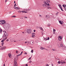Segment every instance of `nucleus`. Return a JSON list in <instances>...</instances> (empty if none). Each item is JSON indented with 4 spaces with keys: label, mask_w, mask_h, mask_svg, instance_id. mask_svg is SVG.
<instances>
[{
    "label": "nucleus",
    "mask_w": 66,
    "mask_h": 66,
    "mask_svg": "<svg viewBox=\"0 0 66 66\" xmlns=\"http://www.w3.org/2000/svg\"><path fill=\"white\" fill-rule=\"evenodd\" d=\"M44 3L46 4V5L45 4H44L43 5V6L44 7H47L48 6H49L51 5L49 4V3L47 2H44Z\"/></svg>",
    "instance_id": "nucleus-1"
},
{
    "label": "nucleus",
    "mask_w": 66,
    "mask_h": 66,
    "mask_svg": "<svg viewBox=\"0 0 66 66\" xmlns=\"http://www.w3.org/2000/svg\"><path fill=\"white\" fill-rule=\"evenodd\" d=\"M18 60V58L16 57L14 58V66H18L17 65V63L16 61Z\"/></svg>",
    "instance_id": "nucleus-2"
},
{
    "label": "nucleus",
    "mask_w": 66,
    "mask_h": 66,
    "mask_svg": "<svg viewBox=\"0 0 66 66\" xmlns=\"http://www.w3.org/2000/svg\"><path fill=\"white\" fill-rule=\"evenodd\" d=\"M27 32L28 34H31V30L30 29H28L27 30Z\"/></svg>",
    "instance_id": "nucleus-3"
},
{
    "label": "nucleus",
    "mask_w": 66,
    "mask_h": 66,
    "mask_svg": "<svg viewBox=\"0 0 66 66\" xmlns=\"http://www.w3.org/2000/svg\"><path fill=\"white\" fill-rule=\"evenodd\" d=\"M4 35L5 37H7L8 36V33L6 32V31H4Z\"/></svg>",
    "instance_id": "nucleus-4"
},
{
    "label": "nucleus",
    "mask_w": 66,
    "mask_h": 66,
    "mask_svg": "<svg viewBox=\"0 0 66 66\" xmlns=\"http://www.w3.org/2000/svg\"><path fill=\"white\" fill-rule=\"evenodd\" d=\"M6 47L5 46H3L1 48V50H4L5 49Z\"/></svg>",
    "instance_id": "nucleus-5"
},
{
    "label": "nucleus",
    "mask_w": 66,
    "mask_h": 66,
    "mask_svg": "<svg viewBox=\"0 0 66 66\" xmlns=\"http://www.w3.org/2000/svg\"><path fill=\"white\" fill-rule=\"evenodd\" d=\"M58 5L60 8V9H61V11H64V10H63V8H62V6H61V5H60V4L59 5Z\"/></svg>",
    "instance_id": "nucleus-6"
},
{
    "label": "nucleus",
    "mask_w": 66,
    "mask_h": 66,
    "mask_svg": "<svg viewBox=\"0 0 66 66\" xmlns=\"http://www.w3.org/2000/svg\"><path fill=\"white\" fill-rule=\"evenodd\" d=\"M58 39L59 40H62V37L59 36L58 38Z\"/></svg>",
    "instance_id": "nucleus-7"
},
{
    "label": "nucleus",
    "mask_w": 66,
    "mask_h": 66,
    "mask_svg": "<svg viewBox=\"0 0 66 66\" xmlns=\"http://www.w3.org/2000/svg\"><path fill=\"white\" fill-rule=\"evenodd\" d=\"M7 27H8L9 29L11 28V25H10V24H7Z\"/></svg>",
    "instance_id": "nucleus-8"
},
{
    "label": "nucleus",
    "mask_w": 66,
    "mask_h": 66,
    "mask_svg": "<svg viewBox=\"0 0 66 66\" xmlns=\"http://www.w3.org/2000/svg\"><path fill=\"white\" fill-rule=\"evenodd\" d=\"M61 62L62 63H63V64H65L66 63V62L62 60L61 61Z\"/></svg>",
    "instance_id": "nucleus-9"
},
{
    "label": "nucleus",
    "mask_w": 66,
    "mask_h": 66,
    "mask_svg": "<svg viewBox=\"0 0 66 66\" xmlns=\"http://www.w3.org/2000/svg\"><path fill=\"white\" fill-rule=\"evenodd\" d=\"M5 23V21L4 20H3L2 21V24H4V23Z\"/></svg>",
    "instance_id": "nucleus-10"
},
{
    "label": "nucleus",
    "mask_w": 66,
    "mask_h": 66,
    "mask_svg": "<svg viewBox=\"0 0 66 66\" xmlns=\"http://www.w3.org/2000/svg\"><path fill=\"white\" fill-rule=\"evenodd\" d=\"M59 22L61 24H63V22H61V21H60Z\"/></svg>",
    "instance_id": "nucleus-11"
},
{
    "label": "nucleus",
    "mask_w": 66,
    "mask_h": 66,
    "mask_svg": "<svg viewBox=\"0 0 66 66\" xmlns=\"http://www.w3.org/2000/svg\"><path fill=\"white\" fill-rule=\"evenodd\" d=\"M46 18H49V17H50L49 15H46Z\"/></svg>",
    "instance_id": "nucleus-12"
},
{
    "label": "nucleus",
    "mask_w": 66,
    "mask_h": 66,
    "mask_svg": "<svg viewBox=\"0 0 66 66\" xmlns=\"http://www.w3.org/2000/svg\"><path fill=\"white\" fill-rule=\"evenodd\" d=\"M2 29H1V28H0V32L1 34V33H2Z\"/></svg>",
    "instance_id": "nucleus-13"
},
{
    "label": "nucleus",
    "mask_w": 66,
    "mask_h": 66,
    "mask_svg": "<svg viewBox=\"0 0 66 66\" xmlns=\"http://www.w3.org/2000/svg\"><path fill=\"white\" fill-rule=\"evenodd\" d=\"M9 57H11V55H12L11 54H8Z\"/></svg>",
    "instance_id": "nucleus-14"
},
{
    "label": "nucleus",
    "mask_w": 66,
    "mask_h": 66,
    "mask_svg": "<svg viewBox=\"0 0 66 66\" xmlns=\"http://www.w3.org/2000/svg\"><path fill=\"white\" fill-rule=\"evenodd\" d=\"M35 34H34V35H32V37H33L34 38V37H35Z\"/></svg>",
    "instance_id": "nucleus-15"
},
{
    "label": "nucleus",
    "mask_w": 66,
    "mask_h": 66,
    "mask_svg": "<svg viewBox=\"0 0 66 66\" xmlns=\"http://www.w3.org/2000/svg\"><path fill=\"white\" fill-rule=\"evenodd\" d=\"M2 20L0 21V24H2Z\"/></svg>",
    "instance_id": "nucleus-16"
},
{
    "label": "nucleus",
    "mask_w": 66,
    "mask_h": 66,
    "mask_svg": "<svg viewBox=\"0 0 66 66\" xmlns=\"http://www.w3.org/2000/svg\"><path fill=\"white\" fill-rule=\"evenodd\" d=\"M16 10H20V8L18 7H16Z\"/></svg>",
    "instance_id": "nucleus-17"
},
{
    "label": "nucleus",
    "mask_w": 66,
    "mask_h": 66,
    "mask_svg": "<svg viewBox=\"0 0 66 66\" xmlns=\"http://www.w3.org/2000/svg\"><path fill=\"white\" fill-rule=\"evenodd\" d=\"M60 46L61 47H63V45L62 44H61Z\"/></svg>",
    "instance_id": "nucleus-18"
},
{
    "label": "nucleus",
    "mask_w": 66,
    "mask_h": 66,
    "mask_svg": "<svg viewBox=\"0 0 66 66\" xmlns=\"http://www.w3.org/2000/svg\"><path fill=\"white\" fill-rule=\"evenodd\" d=\"M4 44V42H3L2 43V46H3V45Z\"/></svg>",
    "instance_id": "nucleus-19"
},
{
    "label": "nucleus",
    "mask_w": 66,
    "mask_h": 66,
    "mask_svg": "<svg viewBox=\"0 0 66 66\" xmlns=\"http://www.w3.org/2000/svg\"><path fill=\"white\" fill-rule=\"evenodd\" d=\"M40 49H41V50H43V49H44V48L43 47H42L40 48Z\"/></svg>",
    "instance_id": "nucleus-20"
},
{
    "label": "nucleus",
    "mask_w": 66,
    "mask_h": 66,
    "mask_svg": "<svg viewBox=\"0 0 66 66\" xmlns=\"http://www.w3.org/2000/svg\"><path fill=\"white\" fill-rule=\"evenodd\" d=\"M21 54H18V55H17V56H20V55H21Z\"/></svg>",
    "instance_id": "nucleus-21"
},
{
    "label": "nucleus",
    "mask_w": 66,
    "mask_h": 66,
    "mask_svg": "<svg viewBox=\"0 0 66 66\" xmlns=\"http://www.w3.org/2000/svg\"><path fill=\"white\" fill-rule=\"evenodd\" d=\"M50 25H51V24H50V23H48L47 24V26H48V27H49V26H50Z\"/></svg>",
    "instance_id": "nucleus-22"
},
{
    "label": "nucleus",
    "mask_w": 66,
    "mask_h": 66,
    "mask_svg": "<svg viewBox=\"0 0 66 66\" xmlns=\"http://www.w3.org/2000/svg\"><path fill=\"white\" fill-rule=\"evenodd\" d=\"M52 50L53 51H55L56 50L55 49H52Z\"/></svg>",
    "instance_id": "nucleus-23"
},
{
    "label": "nucleus",
    "mask_w": 66,
    "mask_h": 66,
    "mask_svg": "<svg viewBox=\"0 0 66 66\" xmlns=\"http://www.w3.org/2000/svg\"><path fill=\"white\" fill-rule=\"evenodd\" d=\"M14 9H16V6H14L13 7Z\"/></svg>",
    "instance_id": "nucleus-24"
},
{
    "label": "nucleus",
    "mask_w": 66,
    "mask_h": 66,
    "mask_svg": "<svg viewBox=\"0 0 66 66\" xmlns=\"http://www.w3.org/2000/svg\"><path fill=\"white\" fill-rule=\"evenodd\" d=\"M40 29L41 30H43V28H42L40 27Z\"/></svg>",
    "instance_id": "nucleus-25"
},
{
    "label": "nucleus",
    "mask_w": 66,
    "mask_h": 66,
    "mask_svg": "<svg viewBox=\"0 0 66 66\" xmlns=\"http://www.w3.org/2000/svg\"><path fill=\"white\" fill-rule=\"evenodd\" d=\"M47 9H51V7H48L47 8Z\"/></svg>",
    "instance_id": "nucleus-26"
},
{
    "label": "nucleus",
    "mask_w": 66,
    "mask_h": 66,
    "mask_svg": "<svg viewBox=\"0 0 66 66\" xmlns=\"http://www.w3.org/2000/svg\"><path fill=\"white\" fill-rule=\"evenodd\" d=\"M16 53H18V51H16Z\"/></svg>",
    "instance_id": "nucleus-27"
},
{
    "label": "nucleus",
    "mask_w": 66,
    "mask_h": 66,
    "mask_svg": "<svg viewBox=\"0 0 66 66\" xmlns=\"http://www.w3.org/2000/svg\"><path fill=\"white\" fill-rule=\"evenodd\" d=\"M4 41V40H2V41H1V42H3Z\"/></svg>",
    "instance_id": "nucleus-28"
},
{
    "label": "nucleus",
    "mask_w": 66,
    "mask_h": 66,
    "mask_svg": "<svg viewBox=\"0 0 66 66\" xmlns=\"http://www.w3.org/2000/svg\"><path fill=\"white\" fill-rule=\"evenodd\" d=\"M58 64H60L61 63V62H60V61H59L58 62Z\"/></svg>",
    "instance_id": "nucleus-29"
},
{
    "label": "nucleus",
    "mask_w": 66,
    "mask_h": 66,
    "mask_svg": "<svg viewBox=\"0 0 66 66\" xmlns=\"http://www.w3.org/2000/svg\"><path fill=\"white\" fill-rule=\"evenodd\" d=\"M47 1V2H50V1L49 0H46Z\"/></svg>",
    "instance_id": "nucleus-30"
},
{
    "label": "nucleus",
    "mask_w": 66,
    "mask_h": 66,
    "mask_svg": "<svg viewBox=\"0 0 66 66\" xmlns=\"http://www.w3.org/2000/svg\"><path fill=\"white\" fill-rule=\"evenodd\" d=\"M53 32H55V30L54 29H53Z\"/></svg>",
    "instance_id": "nucleus-31"
},
{
    "label": "nucleus",
    "mask_w": 66,
    "mask_h": 66,
    "mask_svg": "<svg viewBox=\"0 0 66 66\" xmlns=\"http://www.w3.org/2000/svg\"><path fill=\"white\" fill-rule=\"evenodd\" d=\"M14 6H17V5H16V4H15L14 5Z\"/></svg>",
    "instance_id": "nucleus-32"
},
{
    "label": "nucleus",
    "mask_w": 66,
    "mask_h": 66,
    "mask_svg": "<svg viewBox=\"0 0 66 66\" xmlns=\"http://www.w3.org/2000/svg\"><path fill=\"white\" fill-rule=\"evenodd\" d=\"M32 35H34V34H35V33H32Z\"/></svg>",
    "instance_id": "nucleus-33"
},
{
    "label": "nucleus",
    "mask_w": 66,
    "mask_h": 66,
    "mask_svg": "<svg viewBox=\"0 0 66 66\" xmlns=\"http://www.w3.org/2000/svg\"><path fill=\"white\" fill-rule=\"evenodd\" d=\"M12 17H16V16H12Z\"/></svg>",
    "instance_id": "nucleus-34"
},
{
    "label": "nucleus",
    "mask_w": 66,
    "mask_h": 66,
    "mask_svg": "<svg viewBox=\"0 0 66 66\" xmlns=\"http://www.w3.org/2000/svg\"><path fill=\"white\" fill-rule=\"evenodd\" d=\"M18 13H21V12L20 11H18Z\"/></svg>",
    "instance_id": "nucleus-35"
},
{
    "label": "nucleus",
    "mask_w": 66,
    "mask_h": 66,
    "mask_svg": "<svg viewBox=\"0 0 66 66\" xmlns=\"http://www.w3.org/2000/svg\"><path fill=\"white\" fill-rule=\"evenodd\" d=\"M31 62H32V61H29V63H31Z\"/></svg>",
    "instance_id": "nucleus-36"
},
{
    "label": "nucleus",
    "mask_w": 66,
    "mask_h": 66,
    "mask_svg": "<svg viewBox=\"0 0 66 66\" xmlns=\"http://www.w3.org/2000/svg\"><path fill=\"white\" fill-rule=\"evenodd\" d=\"M23 52H22L20 54L21 55H22V53Z\"/></svg>",
    "instance_id": "nucleus-37"
},
{
    "label": "nucleus",
    "mask_w": 66,
    "mask_h": 66,
    "mask_svg": "<svg viewBox=\"0 0 66 66\" xmlns=\"http://www.w3.org/2000/svg\"><path fill=\"white\" fill-rule=\"evenodd\" d=\"M31 52L32 53H33V50H32L31 51Z\"/></svg>",
    "instance_id": "nucleus-38"
},
{
    "label": "nucleus",
    "mask_w": 66,
    "mask_h": 66,
    "mask_svg": "<svg viewBox=\"0 0 66 66\" xmlns=\"http://www.w3.org/2000/svg\"><path fill=\"white\" fill-rule=\"evenodd\" d=\"M21 12L22 13H24V11H22Z\"/></svg>",
    "instance_id": "nucleus-39"
},
{
    "label": "nucleus",
    "mask_w": 66,
    "mask_h": 66,
    "mask_svg": "<svg viewBox=\"0 0 66 66\" xmlns=\"http://www.w3.org/2000/svg\"><path fill=\"white\" fill-rule=\"evenodd\" d=\"M24 13H28V12L27 11H24Z\"/></svg>",
    "instance_id": "nucleus-40"
},
{
    "label": "nucleus",
    "mask_w": 66,
    "mask_h": 66,
    "mask_svg": "<svg viewBox=\"0 0 66 66\" xmlns=\"http://www.w3.org/2000/svg\"><path fill=\"white\" fill-rule=\"evenodd\" d=\"M31 57H30L29 59L28 60H31Z\"/></svg>",
    "instance_id": "nucleus-41"
},
{
    "label": "nucleus",
    "mask_w": 66,
    "mask_h": 66,
    "mask_svg": "<svg viewBox=\"0 0 66 66\" xmlns=\"http://www.w3.org/2000/svg\"><path fill=\"white\" fill-rule=\"evenodd\" d=\"M25 54H27V52H25L24 53Z\"/></svg>",
    "instance_id": "nucleus-42"
},
{
    "label": "nucleus",
    "mask_w": 66,
    "mask_h": 66,
    "mask_svg": "<svg viewBox=\"0 0 66 66\" xmlns=\"http://www.w3.org/2000/svg\"><path fill=\"white\" fill-rule=\"evenodd\" d=\"M24 18H26L27 19V18H28L26 16L24 17Z\"/></svg>",
    "instance_id": "nucleus-43"
},
{
    "label": "nucleus",
    "mask_w": 66,
    "mask_h": 66,
    "mask_svg": "<svg viewBox=\"0 0 66 66\" xmlns=\"http://www.w3.org/2000/svg\"><path fill=\"white\" fill-rule=\"evenodd\" d=\"M25 66H28V64H26L25 65Z\"/></svg>",
    "instance_id": "nucleus-44"
},
{
    "label": "nucleus",
    "mask_w": 66,
    "mask_h": 66,
    "mask_svg": "<svg viewBox=\"0 0 66 66\" xmlns=\"http://www.w3.org/2000/svg\"><path fill=\"white\" fill-rule=\"evenodd\" d=\"M46 66H49V65H48V64H47L46 65Z\"/></svg>",
    "instance_id": "nucleus-45"
},
{
    "label": "nucleus",
    "mask_w": 66,
    "mask_h": 66,
    "mask_svg": "<svg viewBox=\"0 0 66 66\" xmlns=\"http://www.w3.org/2000/svg\"><path fill=\"white\" fill-rule=\"evenodd\" d=\"M49 39H50L49 37H48V38H47V39H48V40H49Z\"/></svg>",
    "instance_id": "nucleus-46"
},
{
    "label": "nucleus",
    "mask_w": 66,
    "mask_h": 66,
    "mask_svg": "<svg viewBox=\"0 0 66 66\" xmlns=\"http://www.w3.org/2000/svg\"><path fill=\"white\" fill-rule=\"evenodd\" d=\"M34 32H36V30H34Z\"/></svg>",
    "instance_id": "nucleus-47"
},
{
    "label": "nucleus",
    "mask_w": 66,
    "mask_h": 66,
    "mask_svg": "<svg viewBox=\"0 0 66 66\" xmlns=\"http://www.w3.org/2000/svg\"><path fill=\"white\" fill-rule=\"evenodd\" d=\"M4 37H5V36H3V37L4 38Z\"/></svg>",
    "instance_id": "nucleus-48"
},
{
    "label": "nucleus",
    "mask_w": 66,
    "mask_h": 66,
    "mask_svg": "<svg viewBox=\"0 0 66 66\" xmlns=\"http://www.w3.org/2000/svg\"><path fill=\"white\" fill-rule=\"evenodd\" d=\"M7 1V0H5V2H6Z\"/></svg>",
    "instance_id": "nucleus-49"
},
{
    "label": "nucleus",
    "mask_w": 66,
    "mask_h": 66,
    "mask_svg": "<svg viewBox=\"0 0 66 66\" xmlns=\"http://www.w3.org/2000/svg\"><path fill=\"white\" fill-rule=\"evenodd\" d=\"M44 49H45V50H46L48 51V50H47V49H45V48H44Z\"/></svg>",
    "instance_id": "nucleus-50"
},
{
    "label": "nucleus",
    "mask_w": 66,
    "mask_h": 66,
    "mask_svg": "<svg viewBox=\"0 0 66 66\" xmlns=\"http://www.w3.org/2000/svg\"><path fill=\"white\" fill-rule=\"evenodd\" d=\"M6 41H7V42H9V39H7V40H6Z\"/></svg>",
    "instance_id": "nucleus-51"
},
{
    "label": "nucleus",
    "mask_w": 66,
    "mask_h": 66,
    "mask_svg": "<svg viewBox=\"0 0 66 66\" xmlns=\"http://www.w3.org/2000/svg\"><path fill=\"white\" fill-rule=\"evenodd\" d=\"M46 40H48V38H47V39H45Z\"/></svg>",
    "instance_id": "nucleus-52"
},
{
    "label": "nucleus",
    "mask_w": 66,
    "mask_h": 66,
    "mask_svg": "<svg viewBox=\"0 0 66 66\" xmlns=\"http://www.w3.org/2000/svg\"><path fill=\"white\" fill-rule=\"evenodd\" d=\"M40 17H42V15H40Z\"/></svg>",
    "instance_id": "nucleus-53"
},
{
    "label": "nucleus",
    "mask_w": 66,
    "mask_h": 66,
    "mask_svg": "<svg viewBox=\"0 0 66 66\" xmlns=\"http://www.w3.org/2000/svg\"><path fill=\"white\" fill-rule=\"evenodd\" d=\"M3 66H5V64H4V65H3Z\"/></svg>",
    "instance_id": "nucleus-54"
},
{
    "label": "nucleus",
    "mask_w": 66,
    "mask_h": 66,
    "mask_svg": "<svg viewBox=\"0 0 66 66\" xmlns=\"http://www.w3.org/2000/svg\"><path fill=\"white\" fill-rule=\"evenodd\" d=\"M46 38H44V39H45V40H46Z\"/></svg>",
    "instance_id": "nucleus-55"
},
{
    "label": "nucleus",
    "mask_w": 66,
    "mask_h": 66,
    "mask_svg": "<svg viewBox=\"0 0 66 66\" xmlns=\"http://www.w3.org/2000/svg\"><path fill=\"white\" fill-rule=\"evenodd\" d=\"M14 42H16V41H15V40H14L13 41Z\"/></svg>",
    "instance_id": "nucleus-56"
},
{
    "label": "nucleus",
    "mask_w": 66,
    "mask_h": 66,
    "mask_svg": "<svg viewBox=\"0 0 66 66\" xmlns=\"http://www.w3.org/2000/svg\"><path fill=\"white\" fill-rule=\"evenodd\" d=\"M15 1H14V3H15Z\"/></svg>",
    "instance_id": "nucleus-57"
},
{
    "label": "nucleus",
    "mask_w": 66,
    "mask_h": 66,
    "mask_svg": "<svg viewBox=\"0 0 66 66\" xmlns=\"http://www.w3.org/2000/svg\"><path fill=\"white\" fill-rule=\"evenodd\" d=\"M7 37H6L5 38V39H6V38H7Z\"/></svg>",
    "instance_id": "nucleus-58"
},
{
    "label": "nucleus",
    "mask_w": 66,
    "mask_h": 66,
    "mask_svg": "<svg viewBox=\"0 0 66 66\" xmlns=\"http://www.w3.org/2000/svg\"><path fill=\"white\" fill-rule=\"evenodd\" d=\"M22 33H24V32H22Z\"/></svg>",
    "instance_id": "nucleus-59"
},
{
    "label": "nucleus",
    "mask_w": 66,
    "mask_h": 66,
    "mask_svg": "<svg viewBox=\"0 0 66 66\" xmlns=\"http://www.w3.org/2000/svg\"><path fill=\"white\" fill-rule=\"evenodd\" d=\"M52 66H53V65L52 64Z\"/></svg>",
    "instance_id": "nucleus-60"
},
{
    "label": "nucleus",
    "mask_w": 66,
    "mask_h": 66,
    "mask_svg": "<svg viewBox=\"0 0 66 66\" xmlns=\"http://www.w3.org/2000/svg\"><path fill=\"white\" fill-rule=\"evenodd\" d=\"M27 43V42H25V43Z\"/></svg>",
    "instance_id": "nucleus-61"
},
{
    "label": "nucleus",
    "mask_w": 66,
    "mask_h": 66,
    "mask_svg": "<svg viewBox=\"0 0 66 66\" xmlns=\"http://www.w3.org/2000/svg\"><path fill=\"white\" fill-rule=\"evenodd\" d=\"M22 18V19H23V18Z\"/></svg>",
    "instance_id": "nucleus-62"
},
{
    "label": "nucleus",
    "mask_w": 66,
    "mask_h": 66,
    "mask_svg": "<svg viewBox=\"0 0 66 66\" xmlns=\"http://www.w3.org/2000/svg\"><path fill=\"white\" fill-rule=\"evenodd\" d=\"M41 0V1H44V0Z\"/></svg>",
    "instance_id": "nucleus-63"
},
{
    "label": "nucleus",
    "mask_w": 66,
    "mask_h": 66,
    "mask_svg": "<svg viewBox=\"0 0 66 66\" xmlns=\"http://www.w3.org/2000/svg\"><path fill=\"white\" fill-rule=\"evenodd\" d=\"M65 61H66V59H65Z\"/></svg>",
    "instance_id": "nucleus-64"
}]
</instances>
